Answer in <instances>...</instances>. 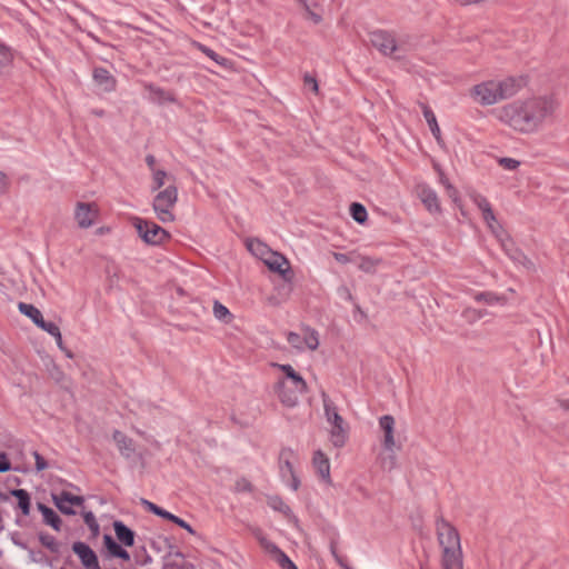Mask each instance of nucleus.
Segmentation results:
<instances>
[{
  "label": "nucleus",
  "mask_w": 569,
  "mask_h": 569,
  "mask_svg": "<svg viewBox=\"0 0 569 569\" xmlns=\"http://www.w3.org/2000/svg\"><path fill=\"white\" fill-rule=\"evenodd\" d=\"M178 201V190L173 183H170L164 190L159 191L152 202L153 211L157 218L163 222H173V209Z\"/></svg>",
  "instance_id": "obj_4"
},
{
  "label": "nucleus",
  "mask_w": 569,
  "mask_h": 569,
  "mask_svg": "<svg viewBox=\"0 0 569 569\" xmlns=\"http://www.w3.org/2000/svg\"><path fill=\"white\" fill-rule=\"evenodd\" d=\"M272 366L284 375L274 385L278 399L286 407H295L299 401V396L308 389L306 380L290 365L272 363Z\"/></svg>",
  "instance_id": "obj_3"
},
{
  "label": "nucleus",
  "mask_w": 569,
  "mask_h": 569,
  "mask_svg": "<svg viewBox=\"0 0 569 569\" xmlns=\"http://www.w3.org/2000/svg\"><path fill=\"white\" fill-rule=\"evenodd\" d=\"M469 197L470 199L472 200V202L477 206V208L482 212L489 208H491V204L490 202L488 201V199L486 197H483L482 194L476 192V191H471L469 192Z\"/></svg>",
  "instance_id": "obj_44"
},
{
  "label": "nucleus",
  "mask_w": 569,
  "mask_h": 569,
  "mask_svg": "<svg viewBox=\"0 0 569 569\" xmlns=\"http://www.w3.org/2000/svg\"><path fill=\"white\" fill-rule=\"evenodd\" d=\"M370 43L379 50L383 56L391 57L395 59V33L376 30L369 33Z\"/></svg>",
  "instance_id": "obj_7"
},
{
  "label": "nucleus",
  "mask_w": 569,
  "mask_h": 569,
  "mask_svg": "<svg viewBox=\"0 0 569 569\" xmlns=\"http://www.w3.org/2000/svg\"><path fill=\"white\" fill-rule=\"evenodd\" d=\"M330 433L335 447H342L346 443L348 432L345 422L332 425Z\"/></svg>",
  "instance_id": "obj_25"
},
{
  "label": "nucleus",
  "mask_w": 569,
  "mask_h": 569,
  "mask_svg": "<svg viewBox=\"0 0 569 569\" xmlns=\"http://www.w3.org/2000/svg\"><path fill=\"white\" fill-rule=\"evenodd\" d=\"M267 502H268V506L271 507L273 510H277V511H280V512H283V513H289L290 512L289 506L286 505L284 501L279 496H270V497H268Z\"/></svg>",
  "instance_id": "obj_40"
},
{
  "label": "nucleus",
  "mask_w": 569,
  "mask_h": 569,
  "mask_svg": "<svg viewBox=\"0 0 569 569\" xmlns=\"http://www.w3.org/2000/svg\"><path fill=\"white\" fill-rule=\"evenodd\" d=\"M13 54L11 49L4 43L0 42V70L11 64Z\"/></svg>",
  "instance_id": "obj_41"
},
{
  "label": "nucleus",
  "mask_w": 569,
  "mask_h": 569,
  "mask_svg": "<svg viewBox=\"0 0 569 569\" xmlns=\"http://www.w3.org/2000/svg\"><path fill=\"white\" fill-rule=\"evenodd\" d=\"M288 342L296 349L302 350L303 347V337L296 332H289L287 335Z\"/></svg>",
  "instance_id": "obj_48"
},
{
  "label": "nucleus",
  "mask_w": 569,
  "mask_h": 569,
  "mask_svg": "<svg viewBox=\"0 0 569 569\" xmlns=\"http://www.w3.org/2000/svg\"><path fill=\"white\" fill-rule=\"evenodd\" d=\"M559 405L562 409L569 410V399L559 400Z\"/></svg>",
  "instance_id": "obj_64"
},
{
  "label": "nucleus",
  "mask_w": 569,
  "mask_h": 569,
  "mask_svg": "<svg viewBox=\"0 0 569 569\" xmlns=\"http://www.w3.org/2000/svg\"><path fill=\"white\" fill-rule=\"evenodd\" d=\"M11 495L17 498L18 507L24 516L30 513V496L24 489H14Z\"/></svg>",
  "instance_id": "obj_27"
},
{
  "label": "nucleus",
  "mask_w": 569,
  "mask_h": 569,
  "mask_svg": "<svg viewBox=\"0 0 569 569\" xmlns=\"http://www.w3.org/2000/svg\"><path fill=\"white\" fill-rule=\"evenodd\" d=\"M213 315L216 319L223 323H230L233 320V316L229 311V309L222 303H220L218 300L213 302Z\"/></svg>",
  "instance_id": "obj_31"
},
{
  "label": "nucleus",
  "mask_w": 569,
  "mask_h": 569,
  "mask_svg": "<svg viewBox=\"0 0 569 569\" xmlns=\"http://www.w3.org/2000/svg\"><path fill=\"white\" fill-rule=\"evenodd\" d=\"M330 550H331V553L332 556L335 557L336 561L341 566L343 567L345 569H350L347 563L345 562V559L342 557H340L337 552V548H336V545L335 543H331L330 546Z\"/></svg>",
  "instance_id": "obj_57"
},
{
  "label": "nucleus",
  "mask_w": 569,
  "mask_h": 569,
  "mask_svg": "<svg viewBox=\"0 0 569 569\" xmlns=\"http://www.w3.org/2000/svg\"><path fill=\"white\" fill-rule=\"evenodd\" d=\"M196 46L201 52H203L207 57L216 61L218 64L227 66L228 60L226 58L218 56L213 50L201 43H196Z\"/></svg>",
  "instance_id": "obj_45"
},
{
  "label": "nucleus",
  "mask_w": 569,
  "mask_h": 569,
  "mask_svg": "<svg viewBox=\"0 0 569 569\" xmlns=\"http://www.w3.org/2000/svg\"><path fill=\"white\" fill-rule=\"evenodd\" d=\"M146 162H147V166L149 167V169L151 171L157 170V168H156V158L152 154H148L146 157Z\"/></svg>",
  "instance_id": "obj_63"
},
{
  "label": "nucleus",
  "mask_w": 569,
  "mask_h": 569,
  "mask_svg": "<svg viewBox=\"0 0 569 569\" xmlns=\"http://www.w3.org/2000/svg\"><path fill=\"white\" fill-rule=\"evenodd\" d=\"M323 407L328 422L331 425L343 423L342 417L338 413L336 406L323 393Z\"/></svg>",
  "instance_id": "obj_24"
},
{
  "label": "nucleus",
  "mask_w": 569,
  "mask_h": 569,
  "mask_svg": "<svg viewBox=\"0 0 569 569\" xmlns=\"http://www.w3.org/2000/svg\"><path fill=\"white\" fill-rule=\"evenodd\" d=\"M483 221H493L495 220V212L492 208H489L481 212Z\"/></svg>",
  "instance_id": "obj_61"
},
{
  "label": "nucleus",
  "mask_w": 569,
  "mask_h": 569,
  "mask_svg": "<svg viewBox=\"0 0 569 569\" xmlns=\"http://www.w3.org/2000/svg\"><path fill=\"white\" fill-rule=\"evenodd\" d=\"M113 440L124 458H131L136 451L133 440L127 437L123 432L116 430L113 432Z\"/></svg>",
  "instance_id": "obj_18"
},
{
  "label": "nucleus",
  "mask_w": 569,
  "mask_h": 569,
  "mask_svg": "<svg viewBox=\"0 0 569 569\" xmlns=\"http://www.w3.org/2000/svg\"><path fill=\"white\" fill-rule=\"evenodd\" d=\"M38 327L48 332L49 335H51L52 337L58 336L60 332V329L56 323L44 321V319L42 320V325H39Z\"/></svg>",
  "instance_id": "obj_50"
},
{
  "label": "nucleus",
  "mask_w": 569,
  "mask_h": 569,
  "mask_svg": "<svg viewBox=\"0 0 569 569\" xmlns=\"http://www.w3.org/2000/svg\"><path fill=\"white\" fill-rule=\"evenodd\" d=\"M437 537L442 550L461 548L457 529L442 517L437 519Z\"/></svg>",
  "instance_id": "obj_6"
},
{
  "label": "nucleus",
  "mask_w": 569,
  "mask_h": 569,
  "mask_svg": "<svg viewBox=\"0 0 569 569\" xmlns=\"http://www.w3.org/2000/svg\"><path fill=\"white\" fill-rule=\"evenodd\" d=\"M333 258L340 262V263H348L351 261V259L349 258V256L345 254V253H339V252H333Z\"/></svg>",
  "instance_id": "obj_62"
},
{
  "label": "nucleus",
  "mask_w": 569,
  "mask_h": 569,
  "mask_svg": "<svg viewBox=\"0 0 569 569\" xmlns=\"http://www.w3.org/2000/svg\"><path fill=\"white\" fill-rule=\"evenodd\" d=\"M441 567L442 569H463L461 548L442 550Z\"/></svg>",
  "instance_id": "obj_15"
},
{
  "label": "nucleus",
  "mask_w": 569,
  "mask_h": 569,
  "mask_svg": "<svg viewBox=\"0 0 569 569\" xmlns=\"http://www.w3.org/2000/svg\"><path fill=\"white\" fill-rule=\"evenodd\" d=\"M141 503L152 513L163 518V519H167L170 521V518H172L173 513H170L169 511L160 508L159 506H157L156 503L147 500V499H141Z\"/></svg>",
  "instance_id": "obj_37"
},
{
  "label": "nucleus",
  "mask_w": 569,
  "mask_h": 569,
  "mask_svg": "<svg viewBox=\"0 0 569 569\" xmlns=\"http://www.w3.org/2000/svg\"><path fill=\"white\" fill-rule=\"evenodd\" d=\"M418 198L430 213H440L441 207L438 196L433 189L426 183H420L416 188Z\"/></svg>",
  "instance_id": "obj_12"
},
{
  "label": "nucleus",
  "mask_w": 569,
  "mask_h": 569,
  "mask_svg": "<svg viewBox=\"0 0 569 569\" xmlns=\"http://www.w3.org/2000/svg\"><path fill=\"white\" fill-rule=\"evenodd\" d=\"M41 541H42L43 546L51 549L52 551L57 550L54 538L46 537V538H41Z\"/></svg>",
  "instance_id": "obj_60"
},
{
  "label": "nucleus",
  "mask_w": 569,
  "mask_h": 569,
  "mask_svg": "<svg viewBox=\"0 0 569 569\" xmlns=\"http://www.w3.org/2000/svg\"><path fill=\"white\" fill-rule=\"evenodd\" d=\"M447 192L456 204L460 202L459 192L452 184H448Z\"/></svg>",
  "instance_id": "obj_59"
},
{
  "label": "nucleus",
  "mask_w": 569,
  "mask_h": 569,
  "mask_svg": "<svg viewBox=\"0 0 569 569\" xmlns=\"http://www.w3.org/2000/svg\"><path fill=\"white\" fill-rule=\"evenodd\" d=\"M272 551L276 553L277 562L282 569H298L290 558L277 546H272Z\"/></svg>",
  "instance_id": "obj_36"
},
{
  "label": "nucleus",
  "mask_w": 569,
  "mask_h": 569,
  "mask_svg": "<svg viewBox=\"0 0 569 569\" xmlns=\"http://www.w3.org/2000/svg\"><path fill=\"white\" fill-rule=\"evenodd\" d=\"M103 543L112 557L120 558L126 561L130 560L129 552L126 549H123L119 543H117L111 536L104 535Z\"/></svg>",
  "instance_id": "obj_20"
},
{
  "label": "nucleus",
  "mask_w": 569,
  "mask_h": 569,
  "mask_svg": "<svg viewBox=\"0 0 569 569\" xmlns=\"http://www.w3.org/2000/svg\"><path fill=\"white\" fill-rule=\"evenodd\" d=\"M395 418L390 415H385L379 419L380 429L383 432L382 446L388 452H393L397 448L395 440ZM400 449V447H398Z\"/></svg>",
  "instance_id": "obj_13"
},
{
  "label": "nucleus",
  "mask_w": 569,
  "mask_h": 569,
  "mask_svg": "<svg viewBox=\"0 0 569 569\" xmlns=\"http://www.w3.org/2000/svg\"><path fill=\"white\" fill-rule=\"evenodd\" d=\"M303 347L316 350L319 346L318 332L309 327L303 328Z\"/></svg>",
  "instance_id": "obj_33"
},
{
  "label": "nucleus",
  "mask_w": 569,
  "mask_h": 569,
  "mask_svg": "<svg viewBox=\"0 0 569 569\" xmlns=\"http://www.w3.org/2000/svg\"><path fill=\"white\" fill-rule=\"evenodd\" d=\"M147 89L151 92L152 99L159 103L176 102L174 94L170 91H166L161 88H156L152 84L147 86Z\"/></svg>",
  "instance_id": "obj_28"
},
{
  "label": "nucleus",
  "mask_w": 569,
  "mask_h": 569,
  "mask_svg": "<svg viewBox=\"0 0 569 569\" xmlns=\"http://www.w3.org/2000/svg\"><path fill=\"white\" fill-rule=\"evenodd\" d=\"M133 226L139 237L148 244L158 246L170 239V233L153 221L134 218Z\"/></svg>",
  "instance_id": "obj_5"
},
{
  "label": "nucleus",
  "mask_w": 569,
  "mask_h": 569,
  "mask_svg": "<svg viewBox=\"0 0 569 569\" xmlns=\"http://www.w3.org/2000/svg\"><path fill=\"white\" fill-rule=\"evenodd\" d=\"M152 172V184L151 190L157 191L160 188H162L167 181H174L172 177H170L164 170L157 169L151 171Z\"/></svg>",
  "instance_id": "obj_30"
},
{
  "label": "nucleus",
  "mask_w": 569,
  "mask_h": 569,
  "mask_svg": "<svg viewBox=\"0 0 569 569\" xmlns=\"http://www.w3.org/2000/svg\"><path fill=\"white\" fill-rule=\"evenodd\" d=\"M38 509L42 513L46 525L51 526L54 530H60L61 519L51 508L39 502Z\"/></svg>",
  "instance_id": "obj_22"
},
{
  "label": "nucleus",
  "mask_w": 569,
  "mask_h": 569,
  "mask_svg": "<svg viewBox=\"0 0 569 569\" xmlns=\"http://www.w3.org/2000/svg\"><path fill=\"white\" fill-rule=\"evenodd\" d=\"M56 507L64 515H76L73 507H83L84 499L81 496L72 495L69 491L52 493Z\"/></svg>",
  "instance_id": "obj_9"
},
{
  "label": "nucleus",
  "mask_w": 569,
  "mask_h": 569,
  "mask_svg": "<svg viewBox=\"0 0 569 569\" xmlns=\"http://www.w3.org/2000/svg\"><path fill=\"white\" fill-rule=\"evenodd\" d=\"M303 81H305V84L310 87V89L313 91V92H318L319 90V87H318V82H317V79L310 74H306L305 78H303Z\"/></svg>",
  "instance_id": "obj_53"
},
{
  "label": "nucleus",
  "mask_w": 569,
  "mask_h": 569,
  "mask_svg": "<svg viewBox=\"0 0 569 569\" xmlns=\"http://www.w3.org/2000/svg\"><path fill=\"white\" fill-rule=\"evenodd\" d=\"M247 247L254 256L259 257L263 262L269 252L272 251L271 249L268 248L266 243L261 242L258 239L249 240Z\"/></svg>",
  "instance_id": "obj_29"
},
{
  "label": "nucleus",
  "mask_w": 569,
  "mask_h": 569,
  "mask_svg": "<svg viewBox=\"0 0 569 569\" xmlns=\"http://www.w3.org/2000/svg\"><path fill=\"white\" fill-rule=\"evenodd\" d=\"M113 529L118 540L126 547L134 545V532L121 521L113 522Z\"/></svg>",
  "instance_id": "obj_19"
},
{
  "label": "nucleus",
  "mask_w": 569,
  "mask_h": 569,
  "mask_svg": "<svg viewBox=\"0 0 569 569\" xmlns=\"http://www.w3.org/2000/svg\"><path fill=\"white\" fill-rule=\"evenodd\" d=\"M421 107H422L423 117H425L433 137L436 138L438 143H441L442 142L441 131L438 126L435 113L428 106L421 104Z\"/></svg>",
  "instance_id": "obj_21"
},
{
  "label": "nucleus",
  "mask_w": 569,
  "mask_h": 569,
  "mask_svg": "<svg viewBox=\"0 0 569 569\" xmlns=\"http://www.w3.org/2000/svg\"><path fill=\"white\" fill-rule=\"evenodd\" d=\"M298 2L305 11L306 19L311 20L315 24H319L322 21V16L313 11V9L307 3L306 0H298Z\"/></svg>",
  "instance_id": "obj_39"
},
{
  "label": "nucleus",
  "mask_w": 569,
  "mask_h": 569,
  "mask_svg": "<svg viewBox=\"0 0 569 569\" xmlns=\"http://www.w3.org/2000/svg\"><path fill=\"white\" fill-rule=\"evenodd\" d=\"M18 309L19 311L27 316L28 318H30L34 325L39 326V325H42V320H43V317H42V313L41 311L34 307L33 305H29V303H24V302H20L18 305Z\"/></svg>",
  "instance_id": "obj_23"
},
{
  "label": "nucleus",
  "mask_w": 569,
  "mask_h": 569,
  "mask_svg": "<svg viewBox=\"0 0 569 569\" xmlns=\"http://www.w3.org/2000/svg\"><path fill=\"white\" fill-rule=\"evenodd\" d=\"M488 312L486 310H480V309H476V308H466L462 312V317L468 321V322H475L481 318H483L485 316H487Z\"/></svg>",
  "instance_id": "obj_42"
},
{
  "label": "nucleus",
  "mask_w": 569,
  "mask_h": 569,
  "mask_svg": "<svg viewBox=\"0 0 569 569\" xmlns=\"http://www.w3.org/2000/svg\"><path fill=\"white\" fill-rule=\"evenodd\" d=\"M82 517H83L84 523L89 527L92 535L98 536L100 527H99V523H98L93 512L92 511H83Z\"/></svg>",
  "instance_id": "obj_43"
},
{
  "label": "nucleus",
  "mask_w": 569,
  "mask_h": 569,
  "mask_svg": "<svg viewBox=\"0 0 569 569\" xmlns=\"http://www.w3.org/2000/svg\"><path fill=\"white\" fill-rule=\"evenodd\" d=\"M350 214L353 220L360 224H363L368 219L367 209L359 202H352L350 204Z\"/></svg>",
  "instance_id": "obj_32"
},
{
  "label": "nucleus",
  "mask_w": 569,
  "mask_h": 569,
  "mask_svg": "<svg viewBox=\"0 0 569 569\" xmlns=\"http://www.w3.org/2000/svg\"><path fill=\"white\" fill-rule=\"evenodd\" d=\"M475 300L478 301V302H485V303H488V305L503 303L505 302V298L503 297L497 296L493 292H480V293H477L475 296Z\"/></svg>",
  "instance_id": "obj_38"
},
{
  "label": "nucleus",
  "mask_w": 569,
  "mask_h": 569,
  "mask_svg": "<svg viewBox=\"0 0 569 569\" xmlns=\"http://www.w3.org/2000/svg\"><path fill=\"white\" fill-rule=\"evenodd\" d=\"M98 217V208L94 203L78 202L74 210V219L82 229L91 227Z\"/></svg>",
  "instance_id": "obj_10"
},
{
  "label": "nucleus",
  "mask_w": 569,
  "mask_h": 569,
  "mask_svg": "<svg viewBox=\"0 0 569 569\" xmlns=\"http://www.w3.org/2000/svg\"><path fill=\"white\" fill-rule=\"evenodd\" d=\"M270 271L276 272L282 277L284 281H291L293 272L290 267L289 260L277 251H271L266 257L263 262Z\"/></svg>",
  "instance_id": "obj_8"
},
{
  "label": "nucleus",
  "mask_w": 569,
  "mask_h": 569,
  "mask_svg": "<svg viewBox=\"0 0 569 569\" xmlns=\"http://www.w3.org/2000/svg\"><path fill=\"white\" fill-rule=\"evenodd\" d=\"M558 101L552 96H533L518 99L495 110L496 118L522 134H532L552 120Z\"/></svg>",
  "instance_id": "obj_1"
},
{
  "label": "nucleus",
  "mask_w": 569,
  "mask_h": 569,
  "mask_svg": "<svg viewBox=\"0 0 569 569\" xmlns=\"http://www.w3.org/2000/svg\"><path fill=\"white\" fill-rule=\"evenodd\" d=\"M381 263V259L371 257H360L359 269L367 273L376 272L377 267Z\"/></svg>",
  "instance_id": "obj_34"
},
{
  "label": "nucleus",
  "mask_w": 569,
  "mask_h": 569,
  "mask_svg": "<svg viewBox=\"0 0 569 569\" xmlns=\"http://www.w3.org/2000/svg\"><path fill=\"white\" fill-rule=\"evenodd\" d=\"M498 163L506 170H516L520 166V161L513 158H499Z\"/></svg>",
  "instance_id": "obj_49"
},
{
  "label": "nucleus",
  "mask_w": 569,
  "mask_h": 569,
  "mask_svg": "<svg viewBox=\"0 0 569 569\" xmlns=\"http://www.w3.org/2000/svg\"><path fill=\"white\" fill-rule=\"evenodd\" d=\"M292 456L293 451L290 449H282L280 452V471L282 477H286L287 475L293 477V467L290 462Z\"/></svg>",
  "instance_id": "obj_26"
},
{
  "label": "nucleus",
  "mask_w": 569,
  "mask_h": 569,
  "mask_svg": "<svg viewBox=\"0 0 569 569\" xmlns=\"http://www.w3.org/2000/svg\"><path fill=\"white\" fill-rule=\"evenodd\" d=\"M498 241L500 242L502 250L512 260H518L517 252H516V250H518V249L515 248V243H513L511 237L508 233L505 234L503 237L499 238Z\"/></svg>",
  "instance_id": "obj_35"
},
{
  "label": "nucleus",
  "mask_w": 569,
  "mask_h": 569,
  "mask_svg": "<svg viewBox=\"0 0 569 569\" xmlns=\"http://www.w3.org/2000/svg\"><path fill=\"white\" fill-rule=\"evenodd\" d=\"M488 229L492 232V234L497 238V240L505 234H507V231L503 229V227L499 223L497 218L495 217L493 221H485Z\"/></svg>",
  "instance_id": "obj_46"
},
{
  "label": "nucleus",
  "mask_w": 569,
  "mask_h": 569,
  "mask_svg": "<svg viewBox=\"0 0 569 569\" xmlns=\"http://www.w3.org/2000/svg\"><path fill=\"white\" fill-rule=\"evenodd\" d=\"M93 80L104 91L110 92L116 89L117 81L114 77L104 68H96L93 70Z\"/></svg>",
  "instance_id": "obj_16"
},
{
  "label": "nucleus",
  "mask_w": 569,
  "mask_h": 569,
  "mask_svg": "<svg viewBox=\"0 0 569 569\" xmlns=\"http://www.w3.org/2000/svg\"><path fill=\"white\" fill-rule=\"evenodd\" d=\"M396 456H395V451L391 452V455H389L387 458L383 459L382 461V466L383 468H387L388 470H391L396 467Z\"/></svg>",
  "instance_id": "obj_55"
},
{
  "label": "nucleus",
  "mask_w": 569,
  "mask_h": 569,
  "mask_svg": "<svg viewBox=\"0 0 569 569\" xmlns=\"http://www.w3.org/2000/svg\"><path fill=\"white\" fill-rule=\"evenodd\" d=\"M488 229L492 232V234L497 238V240L505 234H507V231L503 229V227L499 223L497 218L495 217L493 221H485Z\"/></svg>",
  "instance_id": "obj_47"
},
{
  "label": "nucleus",
  "mask_w": 569,
  "mask_h": 569,
  "mask_svg": "<svg viewBox=\"0 0 569 569\" xmlns=\"http://www.w3.org/2000/svg\"><path fill=\"white\" fill-rule=\"evenodd\" d=\"M312 462H313V466H315L319 477L323 481H326L328 485H330L331 483V477H330L329 459L323 455L322 451L318 450L313 455Z\"/></svg>",
  "instance_id": "obj_17"
},
{
  "label": "nucleus",
  "mask_w": 569,
  "mask_h": 569,
  "mask_svg": "<svg viewBox=\"0 0 569 569\" xmlns=\"http://www.w3.org/2000/svg\"><path fill=\"white\" fill-rule=\"evenodd\" d=\"M36 459V468L38 471H42L48 467L46 459L37 451L33 452Z\"/></svg>",
  "instance_id": "obj_52"
},
{
  "label": "nucleus",
  "mask_w": 569,
  "mask_h": 569,
  "mask_svg": "<svg viewBox=\"0 0 569 569\" xmlns=\"http://www.w3.org/2000/svg\"><path fill=\"white\" fill-rule=\"evenodd\" d=\"M516 252H517V257H518V260H517L518 262H520L521 264H523V266H525V267H527L528 269L533 268V263H532V261H531L528 257H526V256H525L521 251H519V250H516Z\"/></svg>",
  "instance_id": "obj_56"
},
{
  "label": "nucleus",
  "mask_w": 569,
  "mask_h": 569,
  "mask_svg": "<svg viewBox=\"0 0 569 569\" xmlns=\"http://www.w3.org/2000/svg\"><path fill=\"white\" fill-rule=\"evenodd\" d=\"M520 87V82L513 78L487 80L472 86L469 96L480 106H492L516 96Z\"/></svg>",
  "instance_id": "obj_2"
},
{
  "label": "nucleus",
  "mask_w": 569,
  "mask_h": 569,
  "mask_svg": "<svg viewBox=\"0 0 569 569\" xmlns=\"http://www.w3.org/2000/svg\"><path fill=\"white\" fill-rule=\"evenodd\" d=\"M72 551L86 569H101L96 552L87 543L82 541L73 542Z\"/></svg>",
  "instance_id": "obj_11"
},
{
  "label": "nucleus",
  "mask_w": 569,
  "mask_h": 569,
  "mask_svg": "<svg viewBox=\"0 0 569 569\" xmlns=\"http://www.w3.org/2000/svg\"><path fill=\"white\" fill-rule=\"evenodd\" d=\"M236 489L238 491H251L252 485L247 479H240L236 482Z\"/></svg>",
  "instance_id": "obj_54"
},
{
  "label": "nucleus",
  "mask_w": 569,
  "mask_h": 569,
  "mask_svg": "<svg viewBox=\"0 0 569 569\" xmlns=\"http://www.w3.org/2000/svg\"><path fill=\"white\" fill-rule=\"evenodd\" d=\"M11 469L10 461L8 460L6 453H0V472H7Z\"/></svg>",
  "instance_id": "obj_58"
},
{
  "label": "nucleus",
  "mask_w": 569,
  "mask_h": 569,
  "mask_svg": "<svg viewBox=\"0 0 569 569\" xmlns=\"http://www.w3.org/2000/svg\"><path fill=\"white\" fill-rule=\"evenodd\" d=\"M170 521L176 523L177 526L183 528L184 530H187L191 535L196 533L193 528L188 522H186L183 519H181V518H179V517H177L174 515L172 516V518H170Z\"/></svg>",
  "instance_id": "obj_51"
},
{
  "label": "nucleus",
  "mask_w": 569,
  "mask_h": 569,
  "mask_svg": "<svg viewBox=\"0 0 569 569\" xmlns=\"http://www.w3.org/2000/svg\"><path fill=\"white\" fill-rule=\"evenodd\" d=\"M395 59L401 60L410 51L417 48L416 39L407 33L396 34L395 33Z\"/></svg>",
  "instance_id": "obj_14"
}]
</instances>
